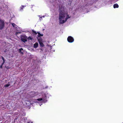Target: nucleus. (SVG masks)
I'll use <instances>...</instances> for the list:
<instances>
[{
  "mask_svg": "<svg viewBox=\"0 0 123 123\" xmlns=\"http://www.w3.org/2000/svg\"><path fill=\"white\" fill-rule=\"evenodd\" d=\"M70 17L69 15L67 14V12L65 8L63 7L60 8L59 18L60 24L65 23Z\"/></svg>",
  "mask_w": 123,
  "mask_h": 123,
  "instance_id": "nucleus-1",
  "label": "nucleus"
},
{
  "mask_svg": "<svg viewBox=\"0 0 123 123\" xmlns=\"http://www.w3.org/2000/svg\"><path fill=\"white\" fill-rule=\"evenodd\" d=\"M21 39L22 41L25 42L27 41V37L25 35L22 36L21 37Z\"/></svg>",
  "mask_w": 123,
  "mask_h": 123,
  "instance_id": "nucleus-2",
  "label": "nucleus"
},
{
  "mask_svg": "<svg viewBox=\"0 0 123 123\" xmlns=\"http://www.w3.org/2000/svg\"><path fill=\"white\" fill-rule=\"evenodd\" d=\"M4 26V23L2 20H0V29H2Z\"/></svg>",
  "mask_w": 123,
  "mask_h": 123,
  "instance_id": "nucleus-3",
  "label": "nucleus"
},
{
  "mask_svg": "<svg viewBox=\"0 0 123 123\" xmlns=\"http://www.w3.org/2000/svg\"><path fill=\"white\" fill-rule=\"evenodd\" d=\"M68 41L70 43L73 42L74 41L73 38L71 36L69 37L67 39Z\"/></svg>",
  "mask_w": 123,
  "mask_h": 123,
  "instance_id": "nucleus-4",
  "label": "nucleus"
},
{
  "mask_svg": "<svg viewBox=\"0 0 123 123\" xmlns=\"http://www.w3.org/2000/svg\"><path fill=\"white\" fill-rule=\"evenodd\" d=\"M38 39L40 46L42 47H43L44 46V45L43 43L42 39H39L38 38Z\"/></svg>",
  "mask_w": 123,
  "mask_h": 123,
  "instance_id": "nucleus-5",
  "label": "nucleus"
},
{
  "mask_svg": "<svg viewBox=\"0 0 123 123\" xmlns=\"http://www.w3.org/2000/svg\"><path fill=\"white\" fill-rule=\"evenodd\" d=\"M38 37L37 38H38L39 39H41V37H40V36H43V35L42 34H41L40 33L38 32Z\"/></svg>",
  "mask_w": 123,
  "mask_h": 123,
  "instance_id": "nucleus-6",
  "label": "nucleus"
},
{
  "mask_svg": "<svg viewBox=\"0 0 123 123\" xmlns=\"http://www.w3.org/2000/svg\"><path fill=\"white\" fill-rule=\"evenodd\" d=\"M38 45V44L37 43H36L34 44V47L36 48L37 47Z\"/></svg>",
  "mask_w": 123,
  "mask_h": 123,
  "instance_id": "nucleus-7",
  "label": "nucleus"
},
{
  "mask_svg": "<svg viewBox=\"0 0 123 123\" xmlns=\"http://www.w3.org/2000/svg\"><path fill=\"white\" fill-rule=\"evenodd\" d=\"M114 8H118V5L117 4H115L114 5Z\"/></svg>",
  "mask_w": 123,
  "mask_h": 123,
  "instance_id": "nucleus-8",
  "label": "nucleus"
},
{
  "mask_svg": "<svg viewBox=\"0 0 123 123\" xmlns=\"http://www.w3.org/2000/svg\"><path fill=\"white\" fill-rule=\"evenodd\" d=\"M37 100L41 102H42L43 101V99L42 98H38L37 99Z\"/></svg>",
  "mask_w": 123,
  "mask_h": 123,
  "instance_id": "nucleus-9",
  "label": "nucleus"
},
{
  "mask_svg": "<svg viewBox=\"0 0 123 123\" xmlns=\"http://www.w3.org/2000/svg\"><path fill=\"white\" fill-rule=\"evenodd\" d=\"M32 31L33 33H34L35 34H37V33L35 31H34L33 30H32Z\"/></svg>",
  "mask_w": 123,
  "mask_h": 123,
  "instance_id": "nucleus-10",
  "label": "nucleus"
},
{
  "mask_svg": "<svg viewBox=\"0 0 123 123\" xmlns=\"http://www.w3.org/2000/svg\"><path fill=\"white\" fill-rule=\"evenodd\" d=\"M28 39L29 40H31L32 39V38L31 37H28Z\"/></svg>",
  "mask_w": 123,
  "mask_h": 123,
  "instance_id": "nucleus-11",
  "label": "nucleus"
},
{
  "mask_svg": "<svg viewBox=\"0 0 123 123\" xmlns=\"http://www.w3.org/2000/svg\"><path fill=\"white\" fill-rule=\"evenodd\" d=\"M10 85L9 84H7L5 86L6 87H7L8 86Z\"/></svg>",
  "mask_w": 123,
  "mask_h": 123,
  "instance_id": "nucleus-12",
  "label": "nucleus"
},
{
  "mask_svg": "<svg viewBox=\"0 0 123 123\" xmlns=\"http://www.w3.org/2000/svg\"><path fill=\"white\" fill-rule=\"evenodd\" d=\"M23 50V49L21 48L20 49H19V52H21V50Z\"/></svg>",
  "mask_w": 123,
  "mask_h": 123,
  "instance_id": "nucleus-13",
  "label": "nucleus"
},
{
  "mask_svg": "<svg viewBox=\"0 0 123 123\" xmlns=\"http://www.w3.org/2000/svg\"><path fill=\"white\" fill-rule=\"evenodd\" d=\"M12 25L13 27H14L15 25L14 23H12Z\"/></svg>",
  "mask_w": 123,
  "mask_h": 123,
  "instance_id": "nucleus-14",
  "label": "nucleus"
},
{
  "mask_svg": "<svg viewBox=\"0 0 123 123\" xmlns=\"http://www.w3.org/2000/svg\"><path fill=\"white\" fill-rule=\"evenodd\" d=\"M2 59L3 60V61L5 62V60H4V59L3 57H2Z\"/></svg>",
  "mask_w": 123,
  "mask_h": 123,
  "instance_id": "nucleus-15",
  "label": "nucleus"
},
{
  "mask_svg": "<svg viewBox=\"0 0 123 123\" xmlns=\"http://www.w3.org/2000/svg\"><path fill=\"white\" fill-rule=\"evenodd\" d=\"M5 63V62L4 61H3V63H2V65H3V64H4V63Z\"/></svg>",
  "mask_w": 123,
  "mask_h": 123,
  "instance_id": "nucleus-16",
  "label": "nucleus"
},
{
  "mask_svg": "<svg viewBox=\"0 0 123 123\" xmlns=\"http://www.w3.org/2000/svg\"><path fill=\"white\" fill-rule=\"evenodd\" d=\"M42 17H40V20H42V19H41V18H42Z\"/></svg>",
  "mask_w": 123,
  "mask_h": 123,
  "instance_id": "nucleus-17",
  "label": "nucleus"
},
{
  "mask_svg": "<svg viewBox=\"0 0 123 123\" xmlns=\"http://www.w3.org/2000/svg\"><path fill=\"white\" fill-rule=\"evenodd\" d=\"M2 65H1L0 66V68H2Z\"/></svg>",
  "mask_w": 123,
  "mask_h": 123,
  "instance_id": "nucleus-18",
  "label": "nucleus"
},
{
  "mask_svg": "<svg viewBox=\"0 0 123 123\" xmlns=\"http://www.w3.org/2000/svg\"><path fill=\"white\" fill-rule=\"evenodd\" d=\"M43 17H44V16H43Z\"/></svg>",
  "mask_w": 123,
  "mask_h": 123,
  "instance_id": "nucleus-19",
  "label": "nucleus"
}]
</instances>
